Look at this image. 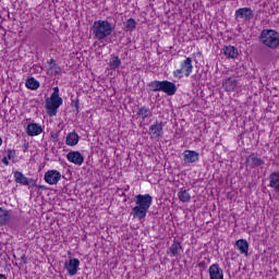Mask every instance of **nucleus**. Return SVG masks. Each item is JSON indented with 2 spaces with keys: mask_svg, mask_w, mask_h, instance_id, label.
I'll list each match as a JSON object with an SVG mask.
<instances>
[{
  "mask_svg": "<svg viewBox=\"0 0 279 279\" xmlns=\"http://www.w3.org/2000/svg\"><path fill=\"white\" fill-rule=\"evenodd\" d=\"M154 202V197L149 194H138L135 197L136 206L132 208L131 216L134 219H145L147 217V213H149V208H151V204Z\"/></svg>",
  "mask_w": 279,
  "mask_h": 279,
  "instance_id": "1",
  "label": "nucleus"
},
{
  "mask_svg": "<svg viewBox=\"0 0 279 279\" xmlns=\"http://www.w3.org/2000/svg\"><path fill=\"white\" fill-rule=\"evenodd\" d=\"M112 32H114V26L107 20H98L94 22L93 35L97 40H105V38L112 35Z\"/></svg>",
  "mask_w": 279,
  "mask_h": 279,
  "instance_id": "2",
  "label": "nucleus"
},
{
  "mask_svg": "<svg viewBox=\"0 0 279 279\" xmlns=\"http://www.w3.org/2000/svg\"><path fill=\"white\" fill-rule=\"evenodd\" d=\"M259 43L268 49H278L279 47V33L276 29L265 28L259 34Z\"/></svg>",
  "mask_w": 279,
  "mask_h": 279,
  "instance_id": "3",
  "label": "nucleus"
},
{
  "mask_svg": "<svg viewBox=\"0 0 279 279\" xmlns=\"http://www.w3.org/2000/svg\"><path fill=\"white\" fill-rule=\"evenodd\" d=\"M148 88L153 93L160 92L169 95L170 97L178 93V86H175V83L170 81H153L148 83Z\"/></svg>",
  "mask_w": 279,
  "mask_h": 279,
  "instance_id": "4",
  "label": "nucleus"
},
{
  "mask_svg": "<svg viewBox=\"0 0 279 279\" xmlns=\"http://www.w3.org/2000/svg\"><path fill=\"white\" fill-rule=\"evenodd\" d=\"M185 77H189L191 73H193V59L191 57H187L182 63H181V69H178L173 72L174 77H179V80H182L184 75Z\"/></svg>",
  "mask_w": 279,
  "mask_h": 279,
  "instance_id": "5",
  "label": "nucleus"
},
{
  "mask_svg": "<svg viewBox=\"0 0 279 279\" xmlns=\"http://www.w3.org/2000/svg\"><path fill=\"white\" fill-rule=\"evenodd\" d=\"M234 19L238 22L244 21V23H247V22L252 21V19H254V10H252V8H247V7L240 8L238 10H235Z\"/></svg>",
  "mask_w": 279,
  "mask_h": 279,
  "instance_id": "6",
  "label": "nucleus"
},
{
  "mask_svg": "<svg viewBox=\"0 0 279 279\" xmlns=\"http://www.w3.org/2000/svg\"><path fill=\"white\" fill-rule=\"evenodd\" d=\"M44 180L47 184L53 186L54 184H58L60 180H62V173H60L58 170H48L45 173Z\"/></svg>",
  "mask_w": 279,
  "mask_h": 279,
  "instance_id": "7",
  "label": "nucleus"
},
{
  "mask_svg": "<svg viewBox=\"0 0 279 279\" xmlns=\"http://www.w3.org/2000/svg\"><path fill=\"white\" fill-rule=\"evenodd\" d=\"M13 177L16 184H22L23 186H36V180L25 177L21 171H15Z\"/></svg>",
  "mask_w": 279,
  "mask_h": 279,
  "instance_id": "8",
  "label": "nucleus"
},
{
  "mask_svg": "<svg viewBox=\"0 0 279 279\" xmlns=\"http://www.w3.org/2000/svg\"><path fill=\"white\" fill-rule=\"evenodd\" d=\"M162 128H165V124L162 122H156L155 124L150 125L148 134L150 138H154L155 141H160V137L162 134H165Z\"/></svg>",
  "mask_w": 279,
  "mask_h": 279,
  "instance_id": "9",
  "label": "nucleus"
},
{
  "mask_svg": "<svg viewBox=\"0 0 279 279\" xmlns=\"http://www.w3.org/2000/svg\"><path fill=\"white\" fill-rule=\"evenodd\" d=\"M63 100L60 97V87H53V93L46 99L47 106H62Z\"/></svg>",
  "mask_w": 279,
  "mask_h": 279,
  "instance_id": "10",
  "label": "nucleus"
},
{
  "mask_svg": "<svg viewBox=\"0 0 279 279\" xmlns=\"http://www.w3.org/2000/svg\"><path fill=\"white\" fill-rule=\"evenodd\" d=\"M236 86H239V81L233 76L227 77L222 81V88L227 93H234L236 90Z\"/></svg>",
  "mask_w": 279,
  "mask_h": 279,
  "instance_id": "11",
  "label": "nucleus"
},
{
  "mask_svg": "<svg viewBox=\"0 0 279 279\" xmlns=\"http://www.w3.org/2000/svg\"><path fill=\"white\" fill-rule=\"evenodd\" d=\"M64 267L69 274V276H77V271L80 269V259L71 258L69 263L64 264Z\"/></svg>",
  "mask_w": 279,
  "mask_h": 279,
  "instance_id": "12",
  "label": "nucleus"
},
{
  "mask_svg": "<svg viewBox=\"0 0 279 279\" xmlns=\"http://www.w3.org/2000/svg\"><path fill=\"white\" fill-rule=\"evenodd\" d=\"M245 165L250 169H256V167H263V165H265V160H263L262 158H258V157H256V155L252 154L248 157H246Z\"/></svg>",
  "mask_w": 279,
  "mask_h": 279,
  "instance_id": "13",
  "label": "nucleus"
},
{
  "mask_svg": "<svg viewBox=\"0 0 279 279\" xmlns=\"http://www.w3.org/2000/svg\"><path fill=\"white\" fill-rule=\"evenodd\" d=\"M66 158L69 162H72L73 165H78V166L84 165V155H82V153L77 150L76 151L72 150L68 153Z\"/></svg>",
  "mask_w": 279,
  "mask_h": 279,
  "instance_id": "14",
  "label": "nucleus"
},
{
  "mask_svg": "<svg viewBox=\"0 0 279 279\" xmlns=\"http://www.w3.org/2000/svg\"><path fill=\"white\" fill-rule=\"evenodd\" d=\"M182 252H184V248L182 247V243H180V241L174 239L173 243L168 248L167 254H169V256L178 257V256H180V254H182Z\"/></svg>",
  "mask_w": 279,
  "mask_h": 279,
  "instance_id": "15",
  "label": "nucleus"
},
{
  "mask_svg": "<svg viewBox=\"0 0 279 279\" xmlns=\"http://www.w3.org/2000/svg\"><path fill=\"white\" fill-rule=\"evenodd\" d=\"M209 279H223V269L219 267V264H213L208 268Z\"/></svg>",
  "mask_w": 279,
  "mask_h": 279,
  "instance_id": "16",
  "label": "nucleus"
},
{
  "mask_svg": "<svg viewBox=\"0 0 279 279\" xmlns=\"http://www.w3.org/2000/svg\"><path fill=\"white\" fill-rule=\"evenodd\" d=\"M235 247L244 256H250V243L245 239H240L235 241Z\"/></svg>",
  "mask_w": 279,
  "mask_h": 279,
  "instance_id": "17",
  "label": "nucleus"
},
{
  "mask_svg": "<svg viewBox=\"0 0 279 279\" xmlns=\"http://www.w3.org/2000/svg\"><path fill=\"white\" fill-rule=\"evenodd\" d=\"M183 160L184 162H189L190 165H192L193 162H197V160H199V153L195 150H184Z\"/></svg>",
  "mask_w": 279,
  "mask_h": 279,
  "instance_id": "18",
  "label": "nucleus"
},
{
  "mask_svg": "<svg viewBox=\"0 0 279 279\" xmlns=\"http://www.w3.org/2000/svg\"><path fill=\"white\" fill-rule=\"evenodd\" d=\"M26 134L28 136H38L43 134V126L38 123H29L26 128Z\"/></svg>",
  "mask_w": 279,
  "mask_h": 279,
  "instance_id": "19",
  "label": "nucleus"
},
{
  "mask_svg": "<svg viewBox=\"0 0 279 279\" xmlns=\"http://www.w3.org/2000/svg\"><path fill=\"white\" fill-rule=\"evenodd\" d=\"M222 51H223V56H226V58H229L231 60L239 58V49L234 46H225Z\"/></svg>",
  "mask_w": 279,
  "mask_h": 279,
  "instance_id": "20",
  "label": "nucleus"
},
{
  "mask_svg": "<svg viewBox=\"0 0 279 279\" xmlns=\"http://www.w3.org/2000/svg\"><path fill=\"white\" fill-rule=\"evenodd\" d=\"M269 186L270 189H274L276 193H279V172L275 171L269 175Z\"/></svg>",
  "mask_w": 279,
  "mask_h": 279,
  "instance_id": "21",
  "label": "nucleus"
},
{
  "mask_svg": "<svg viewBox=\"0 0 279 279\" xmlns=\"http://www.w3.org/2000/svg\"><path fill=\"white\" fill-rule=\"evenodd\" d=\"M10 210L0 207V227L8 226V223H10Z\"/></svg>",
  "mask_w": 279,
  "mask_h": 279,
  "instance_id": "22",
  "label": "nucleus"
},
{
  "mask_svg": "<svg viewBox=\"0 0 279 279\" xmlns=\"http://www.w3.org/2000/svg\"><path fill=\"white\" fill-rule=\"evenodd\" d=\"M80 143V135L77 133L72 132L66 136L65 145H69V147H75Z\"/></svg>",
  "mask_w": 279,
  "mask_h": 279,
  "instance_id": "23",
  "label": "nucleus"
},
{
  "mask_svg": "<svg viewBox=\"0 0 279 279\" xmlns=\"http://www.w3.org/2000/svg\"><path fill=\"white\" fill-rule=\"evenodd\" d=\"M178 197L183 204H189V202H191V194L189 193V190L184 187L180 189L178 192Z\"/></svg>",
  "mask_w": 279,
  "mask_h": 279,
  "instance_id": "24",
  "label": "nucleus"
},
{
  "mask_svg": "<svg viewBox=\"0 0 279 279\" xmlns=\"http://www.w3.org/2000/svg\"><path fill=\"white\" fill-rule=\"evenodd\" d=\"M123 29L124 32H134V29H136V20L130 17L123 23Z\"/></svg>",
  "mask_w": 279,
  "mask_h": 279,
  "instance_id": "25",
  "label": "nucleus"
},
{
  "mask_svg": "<svg viewBox=\"0 0 279 279\" xmlns=\"http://www.w3.org/2000/svg\"><path fill=\"white\" fill-rule=\"evenodd\" d=\"M26 88H29L31 90H38V88H40V83L34 77H29L26 81Z\"/></svg>",
  "mask_w": 279,
  "mask_h": 279,
  "instance_id": "26",
  "label": "nucleus"
},
{
  "mask_svg": "<svg viewBox=\"0 0 279 279\" xmlns=\"http://www.w3.org/2000/svg\"><path fill=\"white\" fill-rule=\"evenodd\" d=\"M138 117H141L143 120L149 119L151 117V111L147 107H142L137 111Z\"/></svg>",
  "mask_w": 279,
  "mask_h": 279,
  "instance_id": "27",
  "label": "nucleus"
},
{
  "mask_svg": "<svg viewBox=\"0 0 279 279\" xmlns=\"http://www.w3.org/2000/svg\"><path fill=\"white\" fill-rule=\"evenodd\" d=\"M109 62H110V69H112V71H117V69L121 66V59L117 56L111 57Z\"/></svg>",
  "mask_w": 279,
  "mask_h": 279,
  "instance_id": "28",
  "label": "nucleus"
},
{
  "mask_svg": "<svg viewBox=\"0 0 279 279\" xmlns=\"http://www.w3.org/2000/svg\"><path fill=\"white\" fill-rule=\"evenodd\" d=\"M58 108H60V106H46V112L49 117H56V114H58Z\"/></svg>",
  "mask_w": 279,
  "mask_h": 279,
  "instance_id": "29",
  "label": "nucleus"
},
{
  "mask_svg": "<svg viewBox=\"0 0 279 279\" xmlns=\"http://www.w3.org/2000/svg\"><path fill=\"white\" fill-rule=\"evenodd\" d=\"M7 156L9 160H14V158H16V150L14 149H9L7 151Z\"/></svg>",
  "mask_w": 279,
  "mask_h": 279,
  "instance_id": "30",
  "label": "nucleus"
},
{
  "mask_svg": "<svg viewBox=\"0 0 279 279\" xmlns=\"http://www.w3.org/2000/svg\"><path fill=\"white\" fill-rule=\"evenodd\" d=\"M48 64L50 66V69H56V66H58V64H56V60L50 59V61H48Z\"/></svg>",
  "mask_w": 279,
  "mask_h": 279,
  "instance_id": "31",
  "label": "nucleus"
},
{
  "mask_svg": "<svg viewBox=\"0 0 279 279\" xmlns=\"http://www.w3.org/2000/svg\"><path fill=\"white\" fill-rule=\"evenodd\" d=\"M2 162H3V165H7V167H8V165H10V161L8 160V157H3Z\"/></svg>",
  "mask_w": 279,
  "mask_h": 279,
  "instance_id": "32",
  "label": "nucleus"
},
{
  "mask_svg": "<svg viewBox=\"0 0 279 279\" xmlns=\"http://www.w3.org/2000/svg\"><path fill=\"white\" fill-rule=\"evenodd\" d=\"M26 149H29V144H24V151H25Z\"/></svg>",
  "mask_w": 279,
  "mask_h": 279,
  "instance_id": "33",
  "label": "nucleus"
},
{
  "mask_svg": "<svg viewBox=\"0 0 279 279\" xmlns=\"http://www.w3.org/2000/svg\"><path fill=\"white\" fill-rule=\"evenodd\" d=\"M0 279H8V277L3 274H0Z\"/></svg>",
  "mask_w": 279,
  "mask_h": 279,
  "instance_id": "34",
  "label": "nucleus"
},
{
  "mask_svg": "<svg viewBox=\"0 0 279 279\" xmlns=\"http://www.w3.org/2000/svg\"><path fill=\"white\" fill-rule=\"evenodd\" d=\"M51 137L54 138V141H58V134L51 135Z\"/></svg>",
  "mask_w": 279,
  "mask_h": 279,
  "instance_id": "35",
  "label": "nucleus"
},
{
  "mask_svg": "<svg viewBox=\"0 0 279 279\" xmlns=\"http://www.w3.org/2000/svg\"><path fill=\"white\" fill-rule=\"evenodd\" d=\"M3 145V140L0 137V146Z\"/></svg>",
  "mask_w": 279,
  "mask_h": 279,
  "instance_id": "36",
  "label": "nucleus"
},
{
  "mask_svg": "<svg viewBox=\"0 0 279 279\" xmlns=\"http://www.w3.org/2000/svg\"><path fill=\"white\" fill-rule=\"evenodd\" d=\"M107 111H112V109H107Z\"/></svg>",
  "mask_w": 279,
  "mask_h": 279,
  "instance_id": "37",
  "label": "nucleus"
}]
</instances>
